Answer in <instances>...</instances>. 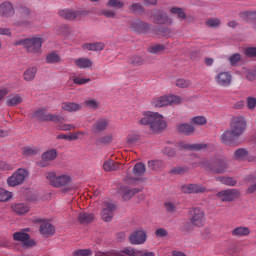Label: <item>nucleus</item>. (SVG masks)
Segmentation results:
<instances>
[{"label":"nucleus","mask_w":256,"mask_h":256,"mask_svg":"<svg viewBox=\"0 0 256 256\" xmlns=\"http://www.w3.org/2000/svg\"><path fill=\"white\" fill-rule=\"evenodd\" d=\"M83 135H85V132H83V131H78L76 133H71L69 135V141H77L78 139H81V137H83Z\"/></svg>","instance_id":"59"},{"label":"nucleus","mask_w":256,"mask_h":256,"mask_svg":"<svg viewBox=\"0 0 256 256\" xmlns=\"http://www.w3.org/2000/svg\"><path fill=\"white\" fill-rule=\"evenodd\" d=\"M57 159V150L50 149L42 154V161H55Z\"/></svg>","instance_id":"37"},{"label":"nucleus","mask_w":256,"mask_h":256,"mask_svg":"<svg viewBox=\"0 0 256 256\" xmlns=\"http://www.w3.org/2000/svg\"><path fill=\"white\" fill-rule=\"evenodd\" d=\"M35 75H37V68L35 67L28 68L24 72V79L25 81H33L35 79Z\"/></svg>","instance_id":"41"},{"label":"nucleus","mask_w":256,"mask_h":256,"mask_svg":"<svg viewBox=\"0 0 256 256\" xmlns=\"http://www.w3.org/2000/svg\"><path fill=\"white\" fill-rule=\"evenodd\" d=\"M95 220V215L92 213H87L85 211L79 212L77 221L80 223V225H89V223H93Z\"/></svg>","instance_id":"24"},{"label":"nucleus","mask_w":256,"mask_h":256,"mask_svg":"<svg viewBox=\"0 0 256 256\" xmlns=\"http://www.w3.org/2000/svg\"><path fill=\"white\" fill-rule=\"evenodd\" d=\"M216 181H219L222 185H227L228 187H235L237 185V181L233 177L219 176L216 177Z\"/></svg>","instance_id":"35"},{"label":"nucleus","mask_w":256,"mask_h":256,"mask_svg":"<svg viewBox=\"0 0 256 256\" xmlns=\"http://www.w3.org/2000/svg\"><path fill=\"white\" fill-rule=\"evenodd\" d=\"M177 132L182 135H193L195 133V127L189 123H182L176 126Z\"/></svg>","instance_id":"27"},{"label":"nucleus","mask_w":256,"mask_h":256,"mask_svg":"<svg viewBox=\"0 0 256 256\" xmlns=\"http://www.w3.org/2000/svg\"><path fill=\"white\" fill-rule=\"evenodd\" d=\"M245 54L248 57H256V47H248L245 49Z\"/></svg>","instance_id":"64"},{"label":"nucleus","mask_w":256,"mask_h":256,"mask_svg":"<svg viewBox=\"0 0 256 256\" xmlns=\"http://www.w3.org/2000/svg\"><path fill=\"white\" fill-rule=\"evenodd\" d=\"M32 117L34 119H37V121H40L41 123H45L47 121H52V123H62L63 117L59 116L57 114H51L47 113L46 109H38L34 111L32 114Z\"/></svg>","instance_id":"6"},{"label":"nucleus","mask_w":256,"mask_h":256,"mask_svg":"<svg viewBox=\"0 0 256 256\" xmlns=\"http://www.w3.org/2000/svg\"><path fill=\"white\" fill-rule=\"evenodd\" d=\"M83 49L87 51H103L105 49V43L103 42H94V43H86L82 46Z\"/></svg>","instance_id":"30"},{"label":"nucleus","mask_w":256,"mask_h":256,"mask_svg":"<svg viewBox=\"0 0 256 256\" xmlns=\"http://www.w3.org/2000/svg\"><path fill=\"white\" fill-rule=\"evenodd\" d=\"M109 127L107 118H100L92 125V133H102Z\"/></svg>","instance_id":"22"},{"label":"nucleus","mask_w":256,"mask_h":256,"mask_svg":"<svg viewBox=\"0 0 256 256\" xmlns=\"http://www.w3.org/2000/svg\"><path fill=\"white\" fill-rule=\"evenodd\" d=\"M123 253L128 256H155V252L143 251L132 247L124 248Z\"/></svg>","instance_id":"21"},{"label":"nucleus","mask_w":256,"mask_h":256,"mask_svg":"<svg viewBox=\"0 0 256 256\" xmlns=\"http://www.w3.org/2000/svg\"><path fill=\"white\" fill-rule=\"evenodd\" d=\"M233 76L229 72H220L215 76V81L220 87H231Z\"/></svg>","instance_id":"16"},{"label":"nucleus","mask_w":256,"mask_h":256,"mask_svg":"<svg viewBox=\"0 0 256 256\" xmlns=\"http://www.w3.org/2000/svg\"><path fill=\"white\" fill-rule=\"evenodd\" d=\"M148 53L152 55H159V53H163L165 51V45L163 44H155L147 48Z\"/></svg>","instance_id":"39"},{"label":"nucleus","mask_w":256,"mask_h":256,"mask_svg":"<svg viewBox=\"0 0 256 256\" xmlns=\"http://www.w3.org/2000/svg\"><path fill=\"white\" fill-rule=\"evenodd\" d=\"M216 197L219 201H222V203H231L241 197V192L235 188L221 190L216 193Z\"/></svg>","instance_id":"9"},{"label":"nucleus","mask_w":256,"mask_h":256,"mask_svg":"<svg viewBox=\"0 0 256 256\" xmlns=\"http://www.w3.org/2000/svg\"><path fill=\"white\" fill-rule=\"evenodd\" d=\"M29 177V172L23 168L18 169L7 179L9 187H17L18 185H23L25 179Z\"/></svg>","instance_id":"8"},{"label":"nucleus","mask_w":256,"mask_h":256,"mask_svg":"<svg viewBox=\"0 0 256 256\" xmlns=\"http://www.w3.org/2000/svg\"><path fill=\"white\" fill-rule=\"evenodd\" d=\"M63 111H67L68 113H73L75 111H80L81 106L78 103L75 102H64L62 104Z\"/></svg>","instance_id":"33"},{"label":"nucleus","mask_w":256,"mask_h":256,"mask_svg":"<svg viewBox=\"0 0 256 256\" xmlns=\"http://www.w3.org/2000/svg\"><path fill=\"white\" fill-rule=\"evenodd\" d=\"M120 167H121V163L115 162L113 160H107L103 164V169L106 172L117 171L118 169H120Z\"/></svg>","instance_id":"34"},{"label":"nucleus","mask_w":256,"mask_h":256,"mask_svg":"<svg viewBox=\"0 0 256 256\" xmlns=\"http://www.w3.org/2000/svg\"><path fill=\"white\" fill-rule=\"evenodd\" d=\"M249 157V151L245 148H239L234 152V159L237 161H245Z\"/></svg>","instance_id":"36"},{"label":"nucleus","mask_w":256,"mask_h":256,"mask_svg":"<svg viewBox=\"0 0 256 256\" xmlns=\"http://www.w3.org/2000/svg\"><path fill=\"white\" fill-rule=\"evenodd\" d=\"M140 191L141 189L139 188H130L127 185H122L119 188V193L122 195V199L124 201H129V199H131L134 195H137V193Z\"/></svg>","instance_id":"19"},{"label":"nucleus","mask_w":256,"mask_h":256,"mask_svg":"<svg viewBox=\"0 0 256 256\" xmlns=\"http://www.w3.org/2000/svg\"><path fill=\"white\" fill-rule=\"evenodd\" d=\"M240 17L246 21H254V29L256 31V12L245 11L240 13Z\"/></svg>","instance_id":"38"},{"label":"nucleus","mask_w":256,"mask_h":256,"mask_svg":"<svg viewBox=\"0 0 256 256\" xmlns=\"http://www.w3.org/2000/svg\"><path fill=\"white\" fill-rule=\"evenodd\" d=\"M170 13L177 15L178 19H187V14H185V10H183V8L172 7L170 9Z\"/></svg>","instance_id":"44"},{"label":"nucleus","mask_w":256,"mask_h":256,"mask_svg":"<svg viewBox=\"0 0 256 256\" xmlns=\"http://www.w3.org/2000/svg\"><path fill=\"white\" fill-rule=\"evenodd\" d=\"M74 65L78 69H91L93 67V60L87 57H80L74 60Z\"/></svg>","instance_id":"23"},{"label":"nucleus","mask_w":256,"mask_h":256,"mask_svg":"<svg viewBox=\"0 0 256 256\" xmlns=\"http://www.w3.org/2000/svg\"><path fill=\"white\" fill-rule=\"evenodd\" d=\"M59 17L65 19L66 21H75V19H81L83 15L82 11L74 10L70 8L59 10L58 12Z\"/></svg>","instance_id":"13"},{"label":"nucleus","mask_w":256,"mask_h":256,"mask_svg":"<svg viewBox=\"0 0 256 256\" xmlns=\"http://www.w3.org/2000/svg\"><path fill=\"white\" fill-rule=\"evenodd\" d=\"M15 16V7L9 1L2 2L0 4V17L3 19H11Z\"/></svg>","instance_id":"15"},{"label":"nucleus","mask_w":256,"mask_h":256,"mask_svg":"<svg viewBox=\"0 0 256 256\" xmlns=\"http://www.w3.org/2000/svg\"><path fill=\"white\" fill-rule=\"evenodd\" d=\"M25 231H29V228L15 232L13 234V240L19 241L22 243V247H33L35 245V241L31 240V236Z\"/></svg>","instance_id":"12"},{"label":"nucleus","mask_w":256,"mask_h":256,"mask_svg":"<svg viewBox=\"0 0 256 256\" xmlns=\"http://www.w3.org/2000/svg\"><path fill=\"white\" fill-rule=\"evenodd\" d=\"M23 103V97L20 94H11L6 97L7 107H17Z\"/></svg>","instance_id":"26"},{"label":"nucleus","mask_w":256,"mask_h":256,"mask_svg":"<svg viewBox=\"0 0 256 256\" xmlns=\"http://www.w3.org/2000/svg\"><path fill=\"white\" fill-rule=\"evenodd\" d=\"M129 29L134 33H147L149 31V24L141 20H134L130 22Z\"/></svg>","instance_id":"18"},{"label":"nucleus","mask_w":256,"mask_h":256,"mask_svg":"<svg viewBox=\"0 0 256 256\" xmlns=\"http://www.w3.org/2000/svg\"><path fill=\"white\" fill-rule=\"evenodd\" d=\"M39 231L41 235H44L45 237H51L52 235L55 234V226H53L49 222H42Z\"/></svg>","instance_id":"25"},{"label":"nucleus","mask_w":256,"mask_h":256,"mask_svg":"<svg viewBox=\"0 0 256 256\" xmlns=\"http://www.w3.org/2000/svg\"><path fill=\"white\" fill-rule=\"evenodd\" d=\"M72 80L74 85H86V83H91V78H83L81 74L73 76Z\"/></svg>","instance_id":"45"},{"label":"nucleus","mask_w":256,"mask_h":256,"mask_svg":"<svg viewBox=\"0 0 256 256\" xmlns=\"http://www.w3.org/2000/svg\"><path fill=\"white\" fill-rule=\"evenodd\" d=\"M147 241V233L143 230H136L129 235L130 245H143Z\"/></svg>","instance_id":"14"},{"label":"nucleus","mask_w":256,"mask_h":256,"mask_svg":"<svg viewBox=\"0 0 256 256\" xmlns=\"http://www.w3.org/2000/svg\"><path fill=\"white\" fill-rule=\"evenodd\" d=\"M148 167L152 169V171H157V169H160V167H163V161L161 160L148 161Z\"/></svg>","instance_id":"47"},{"label":"nucleus","mask_w":256,"mask_h":256,"mask_svg":"<svg viewBox=\"0 0 256 256\" xmlns=\"http://www.w3.org/2000/svg\"><path fill=\"white\" fill-rule=\"evenodd\" d=\"M191 85L190 80H185V79H178L176 81V86L179 87L180 89H187Z\"/></svg>","instance_id":"55"},{"label":"nucleus","mask_w":256,"mask_h":256,"mask_svg":"<svg viewBox=\"0 0 256 256\" xmlns=\"http://www.w3.org/2000/svg\"><path fill=\"white\" fill-rule=\"evenodd\" d=\"M93 252L91 249H80L73 252V256H91Z\"/></svg>","instance_id":"53"},{"label":"nucleus","mask_w":256,"mask_h":256,"mask_svg":"<svg viewBox=\"0 0 256 256\" xmlns=\"http://www.w3.org/2000/svg\"><path fill=\"white\" fill-rule=\"evenodd\" d=\"M133 173L136 177H141V175H145V164L138 162L135 164L133 168Z\"/></svg>","instance_id":"43"},{"label":"nucleus","mask_w":256,"mask_h":256,"mask_svg":"<svg viewBox=\"0 0 256 256\" xmlns=\"http://www.w3.org/2000/svg\"><path fill=\"white\" fill-rule=\"evenodd\" d=\"M180 147L187 151H201V149H205L207 147V144H185V142H181Z\"/></svg>","instance_id":"32"},{"label":"nucleus","mask_w":256,"mask_h":256,"mask_svg":"<svg viewBox=\"0 0 256 256\" xmlns=\"http://www.w3.org/2000/svg\"><path fill=\"white\" fill-rule=\"evenodd\" d=\"M158 35H162V37L169 39V37H171V30L167 27H160L158 28Z\"/></svg>","instance_id":"56"},{"label":"nucleus","mask_w":256,"mask_h":256,"mask_svg":"<svg viewBox=\"0 0 256 256\" xmlns=\"http://www.w3.org/2000/svg\"><path fill=\"white\" fill-rule=\"evenodd\" d=\"M206 27H211V28H215V27H219V25H221V20H219L218 18H210L205 22Z\"/></svg>","instance_id":"50"},{"label":"nucleus","mask_w":256,"mask_h":256,"mask_svg":"<svg viewBox=\"0 0 256 256\" xmlns=\"http://www.w3.org/2000/svg\"><path fill=\"white\" fill-rule=\"evenodd\" d=\"M46 179L52 187L62 189L63 193H69L70 191H75V189H77V187L73 185L71 176L67 174L57 175L55 172H48L46 173Z\"/></svg>","instance_id":"3"},{"label":"nucleus","mask_w":256,"mask_h":256,"mask_svg":"<svg viewBox=\"0 0 256 256\" xmlns=\"http://www.w3.org/2000/svg\"><path fill=\"white\" fill-rule=\"evenodd\" d=\"M137 125L149 127L150 131L157 133V131L166 129L167 122L163 119V115L157 112L146 111L137 118Z\"/></svg>","instance_id":"2"},{"label":"nucleus","mask_w":256,"mask_h":256,"mask_svg":"<svg viewBox=\"0 0 256 256\" xmlns=\"http://www.w3.org/2000/svg\"><path fill=\"white\" fill-rule=\"evenodd\" d=\"M153 19L155 23L160 25H173V18L169 17L165 12H157L153 14Z\"/></svg>","instance_id":"20"},{"label":"nucleus","mask_w":256,"mask_h":256,"mask_svg":"<svg viewBox=\"0 0 256 256\" xmlns=\"http://www.w3.org/2000/svg\"><path fill=\"white\" fill-rule=\"evenodd\" d=\"M128 63L134 67H141V65L145 64V58L143 54H134L129 57Z\"/></svg>","instance_id":"28"},{"label":"nucleus","mask_w":256,"mask_h":256,"mask_svg":"<svg viewBox=\"0 0 256 256\" xmlns=\"http://www.w3.org/2000/svg\"><path fill=\"white\" fill-rule=\"evenodd\" d=\"M251 234V230L249 227L240 226L232 230L233 237H247V235Z\"/></svg>","instance_id":"31"},{"label":"nucleus","mask_w":256,"mask_h":256,"mask_svg":"<svg viewBox=\"0 0 256 256\" xmlns=\"http://www.w3.org/2000/svg\"><path fill=\"white\" fill-rule=\"evenodd\" d=\"M201 169H205V171H209L210 173H216L221 175L226 173L227 169H229V162L225 158L219 159H205L199 162Z\"/></svg>","instance_id":"4"},{"label":"nucleus","mask_w":256,"mask_h":256,"mask_svg":"<svg viewBox=\"0 0 256 256\" xmlns=\"http://www.w3.org/2000/svg\"><path fill=\"white\" fill-rule=\"evenodd\" d=\"M170 173H173V175H183V174L187 173V168L178 166V167L171 169Z\"/></svg>","instance_id":"58"},{"label":"nucleus","mask_w":256,"mask_h":256,"mask_svg":"<svg viewBox=\"0 0 256 256\" xmlns=\"http://www.w3.org/2000/svg\"><path fill=\"white\" fill-rule=\"evenodd\" d=\"M164 207L169 213H175V211H177V206L173 204V202H166Z\"/></svg>","instance_id":"61"},{"label":"nucleus","mask_w":256,"mask_h":256,"mask_svg":"<svg viewBox=\"0 0 256 256\" xmlns=\"http://www.w3.org/2000/svg\"><path fill=\"white\" fill-rule=\"evenodd\" d=\"M247 129V120L243 116H234L230 121V130H226L222 136L221 141L224 145H233Z\"/></svg>","instance_id":"1"},{"label":"nucleus","mask_w":256,"mask_h":256,"mask_svg":"<svg viewBox=\"0 0 256 256\" xmlns=\"http://www.w3.org/2000/svg\"><path fill=\"white\" fill-rule=\"evenodd\" d=\"M23 155H27L28 157H31V155H37V149L32 147H24Z\"/></svg>","instance_id":"60"},{"label":"nucleus","mask_w":256,"mask_h":256,"mask_svg":"<svg viewBox=\"0 0 256 256\" xmlns=\"http://www.w3.org/2000/svg\"><path fill=\"white\" fill-rule=\"evenodd\" d=\"M12 211L17 213V215H25V213H29V205L25 203H16L11 206Z\"/></svg>","instance_id":"29"},{"label":"nucleus","mask_w":256,"mask_h":256,"mask_svg":"<svg viewBox=\"0 0 256 256\" xmlns=\"http://www.w3.org/2000/svg\"><path fill=\"white\" fill-rule=\"evenodd\" d=\"M181 98L179 96H160L152 100L154 107H167L168 105H179Z\"/></svg>","instance_id":"10"},{"label":"nucleus","mask_w":256,"mask_h":256,"mask_svg":"<svg viewBox=\"0 0 256 256\" xmlns=\"http://www.w3.org/2000/svg\"><path fill=\"white\" fill-rule=\"evenodd\" d=\"M100 13L101 15H104V17H106L107 19H115V17H117V13L109 9H103Z\"/></svg>","instance_id":"54"},{"label":"nucleus","mask_w":256,"mask_h":256,"mask_svg":"<svg viewBox=\"0 0 256 256\" xmlns=\"http://www.w3.org/2000/svg\"><path fill=\"white\" fill-rule=\"evenodd\" d=\"M85 107H88V109H99V102L95 99H87L84 101Z\"/></svg>","instance_id":"48"},{"label":"nucleus","mask_w":256,"mask_h":256,"mask_svg":"<svg viewBox=\"0 0 256 256\" xmlns=\"http://www.w3.org/2000/svg\"><path fill=\"white\" fill-rule=\"evenodd\" d=\"M231 65L235 66L239 63V61H241V54L236 53L234 55H232L229 59Z\"/></svg>","instance_id":"62"},{"label":"nucleus","mask_w":256,"mask_h":256,"mask_svg":"<svg viewBox=\"0 0 256 256\" xmlns=\"http://www.w3.org/2000/svg\"><path fill=\"white\" fill-rule=\"evenodd\" d=\"M113 141V136L111 135H106L103 137H100L96 140V145H109Z\"/></svg>","instance_id":"46"},{"label":"nucleus","mask_w":256,"mask_h":256,"mask_svg":"<svg viewBox=\"0 0 256 256\" xmlns=\"http://www.w3.org/2000/svg\"><path fill=\"white\" fill-rule=\"evenodd\" d=\"M133 13H143V5L141 3H134L129 7Z\"/></svg>","instance_id":"57"},{"label":"nucleus","mask_w":256,"mask_h":256,"mask_svg":"<svg viewBox=\"0 0 256 256\" xmlns=\"http://www.w3.org/2000/svg\"><path fill=\"white\" fill-rule=\"evenodd\" d=\"M115 205L111 200H104L101 205V217L103 221L109 222L113 219V213H115Z\"/></svg>","instance_id":"11"},{"label":"nucleus","mask_w":256,"mask_h":256,"mask_svg":"<svg viewBox=\"0 0 256 256\" xmlns=\"http://www.w3.org/2000/svg\"><path fill=\"white\" fill-rule=\"evenodd\" d=\"M191 123L193 125H206L207 124V118L205 116H195L191 119Z\"/></svg>","instance_id":"49"},{"label":"nucleus","mask_w":256,"mask_h":256,"mask_svg":"<svg viewBox=\"0 0 256 256\" xmlns=\"http://www.w3.org/2000/svg\"><path fill=\"white\" fill-rule=\"evenodd\" d=\"M0 171H13V166L5 161H0Z\"/></svg>","instance_id":"63"},{"label":"nucleus","mask_w":256,"mask_h":256,"mask_svg":"<svg viewBox=\"0 0 256 256\" xmlns=\"http://www.w3.org/2000/svg\"><path fill=\"white\" fill-rule=\"evenodd\" d=\"M12 195L11 192L0 188V201L1 202H5V201H9V199H11Z\"/></svg>","instance_id":"51"},{"label":"nucleus","mask_w":256,"mask_h":256,"mask_svg":"<svg viewBox=\"0 0 256 256\" xmlns=\"http://www.w3.org/2000/svg\"><path fill=\"white\" fill-rule=\"evenodd\" d=\"M246 106H247V109H249L250 111H253V109H255L256 107V98L253 96L247 97Z\"/></svg>","instance_id":"52"},{"label":"nucleus","mask_w":256,"mask_h":256,"mask_svg":"<svg viewBox=\"0 0 256 256\" xmlns=\"http://www.w3.org/2000/svg\"><path fill=\"white\" fill-rule=\"evenodd\" d=\"M189 215L190 223L194 227H203V225H205V221H207V219L205 218V210L200 207L192 208L189 212Z\"/></svg>","instance_id":"7"},{"label":"nucleus","mask_w":256,"mask_h":256,"mask_svg":"<svg viewBox=\"0 0 256 256\" xmlns=\"http://www.w3.org/2000/svg\"><path fill=\"white\" fill-rule=\"evenodd\" d=\"M46 63L53 65L55 63H61V57L56 52H50L46 55Z\"/></svg>","instance_id":"40"},{"label":"nucleus","mask_w":256,"mask_h":256,"mask_svg":"<svg viewBox=\"0 0 256 256\" xmlns=\"http://www.w3.org/2000/svg\"><path fill=\"white\" fill-rule=\"evenodd\" d=\"M209 191L207 187L202 184H187L182 186V192L188 194H199V193H207Z\"/></svg>","instance_id":"17"},{"label":"nucleus","mask_w":256,"mask_h":256,"mask_svg":"<svg viewBox=\"0 0 256 256\" xmlns=\"http://www.w3.org/2000/svg\"><path fill=\"white\" fill-rule=\"evenodd\" d=\"M106 7H110L111 9H123L125 3L121 0H108Z\"/></svg>","instance_id":"42"},{"label":"nucleus","mask_w":256,"mask_h":256,"mask_svg":"<svg viewBox=\"0 0 256 256\" xmlns=\"http://www.w3.org/2000/svg\"><path fill=\"white\" fill-rule=\"evenodd\" d=\"M43 43H45V40L43 39V37L37 35V36H32L30 38H24V39H20L17 40L14 45L16 47L19 46H24V49H26V51L28 53H41V48L43 47Z\"/></svg>","instance_id":"5"}]
</instances>
